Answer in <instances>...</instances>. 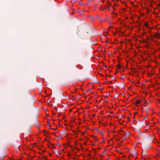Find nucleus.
<instances>
[{
    "label": "nucleus",
    "mask_w": 160,
    "mask_h": 160,
    "mask_svg": "<svg viewBox=\"0 0 160 160\" xmlns=\"http://www.w3.org/2000/svg\"><path fill=\"white\" fill-rule=\"evenodd\" d=\"M154 37L157 38H159L160 37V33L157 32L154 35Z\"/></svg>",
    "instance_id": "obj_1"
},
{
    "label": "nucleus",
    "mask_w": 160,
    "mask_h": 160,
    "mask_svg": "<svg viewBox=\"0 0 160 160\" xmlns=\"http://www.w3.org/2000/svg\"><path fill=\"white\" fill-rule=\"evenodd\" d=\"M124 134H123V136H129L130 135V133L128 132H124Z\"/></svg>",
    "instance_id": "obj_2"
},
{
    "label": "nucleus",
    "mask_w": 160,
    "mask_h": 160,
    "mask_svg": "<svg viewBox=\"0 0 160 160\" xmlns=\"http://www.w3.org/2000/svg\"><path fill=\"white\" fill-rule=\"evenodd\" d=\"M141 101L140 100H136V102L135 104H138L140 103Z\"/></svg>",
    "instance_id": "obj_3"
},
{
    "label": "nucleus",
    "mask_w": 160,
    "mask_h": 160,
    "mask_svg": "<svg viewBox=\"0 0 160 160\" xmlns=\"http://www.w3.org/2000/svg\"><path fill=\"white\" fill-rule=\"evenodd\" d=\"M121 66L120 65L118 64V69H121Z\"/></svg>",
    "instance_id": "obj_4"
},
{
    "label": "nucleus",
    "mask_w": 160,
    "mask_h": 160,
    "mask_svg": "<svg viewBox=\"0 0 160 160\" xmlns=\"http://www.w3.org/2000/svg\"><path fill=\"white\" fill-rule=\"evenodd\" d=\"M0 159L1 160H3L4 157L3 156H0Z\"/></svg>",
    "instance_id": "obj_5"
},
{
    "label": "nucleus",
    "mask_w": 160,
    "mask_h": 160,
    "mask_svg": "<svg viewBox=\"0 0 160 160\" xmlns=\"http://www.w3.org/2000/svg\"><path fill=\"white\" fill-rule=\"evenodd\" d=\"M144 25L148 27V24L147 23H145Z\"/></svg>",
    "instance_id": "obj_6"
},
{
    "label": "nucleus",
    "mask_w": 160,
    "mask_h": 160,
    "mask_svg": "<svg viewBox=\"0 0 160 160\" xmlns=\"http://www.w3.org/2000/svg\"><path fill=\"white\" fill-rule=\"evenodd\" d=\"M108 5L109 6V7L110 6H111V5L110 4H108ZM109 7H108V9H109Z\"/></svg>",
    "instance_id": "obj_7"
},
{
    "label": "nucleus",
    "mask_w": 160,
    "mask_h": 160,
    "mask_svg": "<svg viewBox=\"0 0 160 160\" xmlns=\"http://www.w3.org/2000/svg\"><path fill=\"white\" fill-rule=\"evenodd\" d=\"M148 103L147 102H146V103L145 104V105H146V106L147 105Z\"/></svg>",
    "instance_id": "obj_8"
},
{
    "label": "nucleus",
    "mask_w": 160,
    "mask_h": 160,
    "mask_svg": "<svg viewBox=\"0 0 160 160\" xmlns=\"http://www.w3.org/2000/svg\"><path fill=\"white\" fill-rule=\"evenodd\" d=\"M85 6H87L88 5V4H86L84 5Z\"/></svg>",
    "instance_id": "obj_9"
},
{
    "label": "nucleus",
    "mask_w": 160,
    "mask_h": 160,
    "mask_svg": "<svg viewBox=\"0 0 160 160\" xmlns=\"http://www.w3.org/2000/svg\"><path fill=\"white\" fill-rule=\"evenodd\" d=\"M54 108H55V109L57 108V107H54Z\"/></svg>",
    "instance_id": "obj_10"
},
{
    "label": "nucleus",
    "mask_w": 160,
    "mask_h": 160,
    "mask_svg": "<svg viewBox=\"0 0 160 160\" xmlns=\"http://www.w3.org/2000/svg\"><path fill=\"white\" fill-rule=\"evenodd\" d=\"M108 82H110V83H111V82L108 81Z\"/></svg>",
    "instance_id": "obj_11"
},
{
    "label": "nucleus",
    "mask_w": 160,
    "mask_h": 160,
    "mask_svg": "<svg viewBox=\"0 0 160 160\" xmlns=\"http://www.w3.org/2000/svg\"><path fill=\"white\" fill-rule=\"evenodd\" d=\"M102 143H104V142H102Z\"/></svg>",
    "instance_id": "obj_12"
},
{
    "label": "nucleus",
    "mask_w": 160,
    "mask_h": 160,
    "mask_svg": "<svg viewBox=\"0 0 160 160\" xmlns=\"http://www.w3.org/2000/svg\"><path fill=\"white\" fill-rule=\"evenodd\" d=\"M102 143H104V142H102Z\"/></svg>",
    "instance_id": "obj_13"
}]
</instances>
